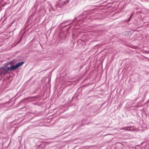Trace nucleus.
<instances>
[{"label": "nucleus", "mask_w": 149, "mask_h": 149, "mask_svg": "<svg viewBox=\"0 0 149 149\" xmlns=\"http://www.w3.org/2000/svg\"><path fill=\"white\" fill-rule=\"evenodd\" d=\"M132 14L130 17L128 19H127V21L128 22L129 21H130V19H131V18L132 16Z\"/></svg>", "instance_id": "nucleus-6"}, {"label": "nucleus", "mask_w": 149, "mask_h": 149, "mask_svg": "<svg viewBox=\"0 0 149 149\" xmlns=\"http://www.w3.org/2000/svg\"><path fill=\"white\" fill-rule=\"evenodd\" d=\"M123 129H124V130H125V128H123Z\"/></svg>", "instance_id": "nucleus-11"}, {"label": "nucleus", "mask_w": 149, "mask_h": 149, "mask_svg": "<svg viewBox=\"0 0 149 149\" xmlns=\"http://www.w3.org/2000/svg\"><path fill=\"white\" fill-rule=\"evenodd\" d=\"M8 65V63L6 64L3 67L0 68V75H5L8 73L9 71V69L7 67Z\"/></svg>", "instance_id": "nucleus-1"}, {"label": "nucleus", "mask_w": 149, "mask_h": 149, "mask_svg": "<svg viewBox=\"0 0 149 149\" xmlns=\"http://www.w3.org/2000/svg\"><path fill=\"white\" fill-rule=\"evenodd\" d=\"M147 53H149V51H148L147 52Z\"/></svg>", "instance_id": "nucleus-10"}, {"label": "nucleus", "mask_w": 149, "mask_h": 149, "mask_svg": "<svg viewBox=\"0 0 149 149\" xmlns=\"http://www.w3.org/2000/svg\"><path fill=\"white\" fill-rule=\"evenodd\" d=\"M70 1V0H66L63 2V5H66Z\"/></svg>", "instance_id": "nucleus-5"}, {"label": "nucleus", "mask_w": 149, "mask_h": 149, "mask_svg": "<svg viewBox=\"0 0 149 149\" xmlns=\"http://www.w3.org/2000/svg\"><path fill=\"white\" fill-rule=\"evenodd\" d=\"M70 24H68V25H67L65 26H64V27H67L69 25H70Z\"/></svg>", "instance_id": "nucleus-8"}, {"label": "nucleus", "mask_w": 149, "mask_h": 149, "mask_svg": "<svg viewBox=\"0 0 149 149\" xmlns=\"http://www.w3.org/2000/svg\"><path fill=\"white\" fill-rule=\"evenodd\" d=\"M24 62L23 61H22L21 62H19L17 63V64L16 65L17 66V68L19 67L20 66L22 65L23 64H24Z\"/></svg>", "instance_id": "nucleus-3"}, {"label": "nucleus", "mask_w": 149, "mask_h": 149, "mask_svg": "<svg viewBox=\"0 0 149 149\" xmlns=\"http://www.w3.org/2000/svg\"><path fill=\"white\" fill-rule=\"evenodd\" d=\"M8 68L9 69H9V70H14L17 68V66H16V65H11L10 67H8Z\"/></svg>", "instance_id": "nucleus-2"}, {"label": "nucleus", "mask_w": 149, "mask_h": 149, "mask_svg": "<svg viewBox=\"0 0 149 149\" xmlns=\"http://www.w3.org/2000/svg\"><path fill=\"white\" fill-rule=\"evenodd\" d=\"M65 22H63V23H61V24H65Z\"/></svg>", "instance_id": "nucleus-9"}, {"label": "nucleus", "mask_w": 149, "mask_h": 149, "mask_svg": "<svg viewBox=\"0 0 149 149\" xmlns=\"http://www.w3.org/2000/svg\"><path fill=\"white\" fill-rule=\"evenodd\" d=\"M45 147V145L43 143L40 144L39 146H38V148H39L40 149H42L44 148Z\"/></svg>", "instance_id": "nucleus-4"}, {"label": "nucleus", "mask_w": 149, "mask_h": 149, "mask_svg": "<svg viewBox=\"0 0 149 149\" xmlns=\"http://www.w3.org/2000/svg\"><path fill=\"white\" fill-rule=\"evenodd\" d=\"M130 130H132L133 129V127H130Z\"/></svg>", "instance_id": "nucleus-7"}, {"label": "nucleus", "mask_w": 149, "mask_h": 149, "mask_svg": "<svg viewBox=\"0 0 149 149\" xmlns=\"http://www.w3.org/2000/svg\"><path fill=\"white\" fill-rule=\"evenodd\" d=\"M70 27H69L68 28V29H70Z\"/></svg>", "instance_id": "nucleus-12"}]
</instances>
